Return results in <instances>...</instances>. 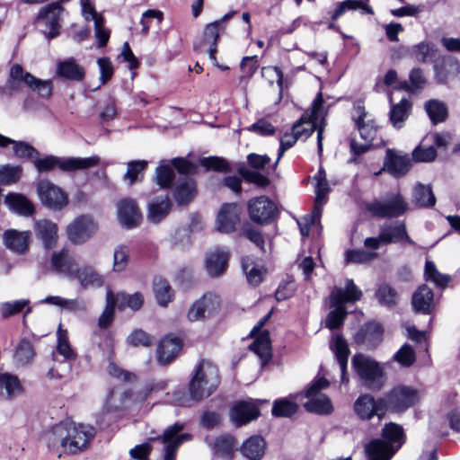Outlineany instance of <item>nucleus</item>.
<instances>
[{
  "label": "nucleus",
  "instance_id": "nucleus-7",
  "mask_svg": "<svg viewBox=\"0 0 460 460\" xmlns=\"http://www.w3.org/2000/svg\"><path fill=\"white\" fill-rule=\"evenodd\" d=\"M353 367L363 385L371 391H379L385 384L386 377L381 366L373 358L357 354L352 358Z\"/></svg>",
  "mask_w": 460,
  "mask_h": 460
},
{
  "label": "nucleus",
  "instance_id": "nucleus-14",
  "mask_svg": "<svg viewBox=\"0 0 460 460\" xmlns=\"http://www.w3.org/2000/svg\"><path fill=\"white\" fill-rule=\"evenodd\" d=\"M220 309V297L217 294L207 293L190 305L187 319L190 322H203L217 315Z\"/></svg>",
  "mask_w": 460,
  "mask_h": 460
},
{
  "label": "nucleus",
  "instance_id": "nucleus-54",
  "mask_svg": "<svg viewBox=\"0 0 460 460\" xmlns=\"http://www.w3.org/2000/svg\"><path fill=\"white\" fill-rule=\"evenodd\" d=\"M196 195V187L192 180L187 179L179 184L174 192V199L180 205L190 202Z\"/></svg>",
  "mask_w": 460,
  "mask_h": 460
},
{
  "label": "nucleus",
  "instance_id": "nucleus-20",
  "mask_svg": "<svg viewBox=\"0 0 460 460\" xmlns=\"http://www.w3.org/2000/svg\"><path fill=\"white\" fill-rule=\"evenodd\" d=\"M411 167V160L407 154L387 149L382 171L388 172L394 177L405 175Z\"/></svg>",
  "mask_w": 460,
  "mask_h": 460
},
{
  "label": "nucleus",
  "instance_id": "nucleus-51",
  "mask_svg": "<svg viewBox=\"0 0 460 460\" xmlns=\"http://www.w3.org/2000/svg\"><path fill=\"white\" fill-rule=\"evenodd\" d=\"M242 267L251 285L257 286L262 281L265 272L263 268L254 264L250 258L246 257L242 260Z\"/></svg>",
  "mask_w": 460,
  "mask_h": 460
},
{
  "label": "nucleus",
  "instance_id": "nucleus-64",
  "mask_svg": "<svg viewBox=\"0 0 460 460\" xmlns=\"http://www.w3.org/2000/svg\"><path fill=\"white\" fill-rule=\"evenodd\" d=\"M376 296L382 305L391 306L396 303L397 292L389 285L382 284L378 287Z\"/></svg>",
  "mask_w": 460,
  "mask_h": 460
},
{
  "label": "nucleus",
  "instance_id": "nucleus-37",
  "mask_svg": "<svg viewBox=\"0 0 460 460\" xmlns=\"http://www.w3.org/2000/svg\"><path fill=\"white\" fill-rule=\"evenodd\" d=\"M30 232H19L17 230H7L4 234V243L16 253H24L29 247Z\"/></svg>",
  "mask_w": 460,
  "mask_h": 460
},
{
  "label": "nucleus",
  "instance_id": "nucleus-39",
  "mask_svg": "<svg viewBox=\"0 0 460 460\" xmlns=\"http://www.w3.org/2000/svg\"><path fill=\"white\" fill-rule=\"evenodd\" d=\"M266 442L261 436H252L246 439L242 447V455L249 460H261L264 456Z\"/></svg>",
  "mask_w": 460,
  "mask_h": 460
},
{
  "label": "nucleus",
  "instance_id": "nucleus-12",
  "mask_svg": "<svg viewBox=\"0 0 460 460\" xmlns=\"http://www.w3.org/2000/svg\"><path fill=\"white\" fill-rule=\"evenodd\" d=\"M382 398L385 411L402 413L415 405L420 397L418 390L407 385H397Z\"/></svg>",
  "mask_w": 460,
  "mask_h": 460
},
{
  "label": "nucleus",
  "instance_id": "nucleus-53",
  "mask_svg": "<svg viewBox=\"0 0 460 460\" xmlns=\"http://www.w3.org/2000/svg\"><path fill=\"white\" fill-rule=\"evenodd\" d=\"M236 442L231 436H221L215 439L213 443V451L215 455L221 457H229L236 448Z\"/></svg>",
  "mask_w": 460,
  "mask_h": 460
},
{
  "label": "nucleus",
  "instance_id": "nucleus-28",
  "mask_svg": "<svg viewBox=\"0 0 460 460\" xmlns=\"http://www.w3.org/2000/svg\"><path fill=\"white\" fill-rule=\"evenodd\" d=\"M224 30V27H221V21H215L211 23L206 25L203 33V40L199 47V49H202L204 47H208V53L211 62L215 65L217 64L216 53H217V44L219 39V33Z\"/></svg>",
  "mask_w": 460,
  "mask_h": 460
},
{
  "label": "nucleus",
  "instance_id": "nucleus-4",
  "mask_svg": "<svg viewBox=\"0 0 460 460\" xmlns=\"http://www.w3.org/2000/svg\"><path fill=\"white\" fill-rule=\"evenodd\" d=\"M218 384L219 376L216 366L208 360H202L195 368L190 381V397L196 401L203 400L217 390Z\"/></svg>",
  "mask_w": 460,
  "mask_h": 460
},
{
  "label": "nucleus",
  "instance_id": "nucleus-6",
  "mask_svg": "<svg viewBox=\"0 0 460 460\" xmlns=\"http://www.w3.org/2000/svg\"><path fill=\"white\" fill-rule=\"evenodd\" d=\"M323 99L322 93H319L314 99L310 114H305L296 122L293 127H296L300 137H308L317 128V147L318 154L323 152V133L324 129V112L323 109Z\"/></svg>",
  "mask_w": 460,
  "mask_h": 460
},
{
  "label": "nucleus",
  "instance_id": "nucleus-55",
  "mask_svg": "<svg viewBox=\"0 0 460 460\" xmlns=\"http://www.w3.org/2000/svg\"><path fill=\"white\" fill-rule=\"evenodd\" d=\"M58 344L57 351L59 355L63 356L67 361H73L76 358V354L73 350L68 341L67 332L63 330L59 325L57 332Z\"/></svg>",
  "mask_w": 460,
  "mask_h": 460
},
{
  "label": "nucleus",
  "instance_id": "nucleus-9",
  "mask_svg": "<svg viewBox=\"0 0 460 460\" xmlns=\"http://www.w3.org/2000/svg\"><path fill=\"white\" fill-rule=\"evenodd\" d=\"M352 119L357 125L364 143H358L357 140L352 139L350 148L355 155H360L369 149L376 135V127L374 121L369 118L368 113L365 111V108L361 105L354 106Z\"/></svg>",
  "mask_w": 460,
  "mask_h": 460
},
{
  "label": "nucleus",
  "instance_id": "nucleus-25",
  "mask_svg": "<svg viewBox=\"0 0 460 460\" xmlns=\"http://www.w3.org/2000/svg\"><path fill=\"white\" fill-rule=\"evenodd\" d=\"M240 208L235 203L224 204L217 217V229L221 233H231L239 222Z\"/></svg>",
  "mask_w": 460,
  "mask_h": 460
},
{
  "label": "nucleus",
  "instance_id": "nucleus-47",
  "mask_svg": "<svg viewBox=\"0 0 460 460\" xmlns=\"http://www.w3.org/2000/svg\"><path fill=\"white\" fill-rule=\"evenodd\" d=\"M154 292L156 301L161 306H166L172 300L173 292L165 279L161 278L155 279Z\"/></svg>",
  "mask_w": 460,
  "mask_h": 460
},
{
  "label": "nucleus",
  "instance_id": "nucleus-48",
  "mask_svg": "<svg viewBox=\"0 0 460 460\" xmlns=\"http://www.w3.org/2000/svg\"><path fill=\"white\" fill-rule=\"evenodd\" d=\"M30 301L28 299H20L14 301L4 302L0 305V314L4 319L9 318L14 314H19L26 308L25 314H28L31 312L29 306Z\"/></svg>",
  "mask_w": 460,
  "mask_h": 460
},
{
  "label": "nucleus",
  "instance_id": "nucleus-21",
  "mask_svg": "<svg viewBox=\"0 0 460 460\" xmlns=\"http://www.w3.org/2000/svg\"><path fill=\"white\" fill-rule=\"evenodd\" d=\"M63 7L60 3H51L42 7L37 16L39 22H43L49 31H45L49 39H53L59 34V22Z\"/></svg>",
  "mask_w": 460,
  "mask_h": 460
},
{
  "label": "nucleus",
  "instance_id": "nucleus-40",
  "mask_svg": "<svg viewBox=\"0 0 460 460\" xmlns=\"http://www.w3.org/2000/svg\"><path fill=\"white\" fill-rule=\"evenodd\" d=\"M331 348L333 350V352L337 358L338 363L340 365V367H341V381L343 383H348L349 380L345 376L348 358H349V349L348 344L340 334H337L334 336V338L332 340Z\"/></svg>",
  "mask_w": 460,
  "mask_h": 460
},
{
  "label": "nucleus",
  "instance_id": "nucleus-50",
  "mask_svg": "<svg viewBox=\"0 0 460 460\" xmlns=\"http://www.w3.org/2000/svg\"><path fill=\"white\" fill-rule=\"evenodd\" d=\"M425 111L430 120L434 123H439L447 118V108L446 104L438 100H429L425 103Z\"/></svg>",
  "mask_w": 460,
  "mask_h": 460
},
{
  "label": "nucleus",
  "instance_id": "nucleus-42",
  "mask_svg": "<svg viewBox=\"0 0 460 460\" xmlns=\"http://www.w3.org/2000/svg\"><path fill=\"white\" fill-rule=\"evenodd\" d=\"M412 202L420 208H430L436 203V198L429 185L418 183L412 190Z\"/></svg>",
  "mask_w": 460,
  "mask_h": 460
},
{
  "label": "nucleus",
  "instance_id": "nucleus-26",
  "mask_svg": "<svg viewBox=\"0 0 460 460\" xmlns=\"http://www.w3.org/2000/svg\"><path fill=\"white\" fill-rule=\"evenodd\" d=\"M51 270L57 274L74 278L77 265L67 250L54 252L50 261Z\"/></svg>",
  "mask_w": 460,
  "mask_h": 460
},
{
  "label": "nucleus",
  "instance_id": "nucleus-38",
  "mask_svg": "<svg viewBox=\"0 0 460 460\" xmlns=\"http://www.w3.org/2000/svg\"><path fill=\"white\" fill-rule=\"evenodd\" d=\"M0 392L7 399H13L22 394L23 387L17 376L0 371Z\"/></svg>",
  "mask_w": 460,
  "mask_h": 460
},
{
  "label": "nucleus",
  "instance_id": "nucleus-32",
  "mask_svg": "<svg viewBox=\"0 0 460 460\" xmlns=\"http://www.w3.org/2000/svg\"><path fill=\"white\" fill-rule=\"evenodd\" d=\"M73 279H76L84 289L99 288L104 283V278L88 265L77 267Z\"/></svg>",
  "mask_w": 460,
  "mask_h": 460
},
{
  "label": "nucleus",
  "instance_id": "nucleus-33",
  "mask_svg": "<svg viewBox=\"0 0 460 460\" xmlns=\"http://www.w3.org/2000/svg\"><path fill=\"white\" fill-rule=\"evenodd\" d=\"M171 201L167 196L155 198L147 207L146 218L152 224H158L164 220L171 210Z\"/></svg>",
  "mask_w": 460,
  "mask_h": 460
},
{
  "label": "nucleus",
  "instance_id": "nucleus-23",
  "mask_svg": "<svg viewBox=\"0 0 460 460\" xmlns=\"http://www.w3.org/2000/svg\"><path fill=\"white\" fill-rule=\"evenodd\" d=\"M384 330L380 323L371 322L362 326L355 334L354 340L367 349H376L383 340Z\"/></svg>",
  "mask_w": 460,
  "mask_h": 460
},
{
  "label": "nucleus",
  "instance_id": "nucleus-34",
  "mask_svg": "<svg viewBox=\"0 0 460 460\" xmlns=\"http://www.w3.org/2000/svg\"><path fill=\"white\" fill-rule=\"evenodd\" d=\"M228 258V252L219 248L208 252L206 259L208 273L212 277L221 275L227 267Z\"/></svg>",
  "mask_w": 460,
  "mask_h": 460
},
{
  "label": "nucleus",
  "instance_id": "nucleus-2",
  "mask_svg": "<svg viewBox=\"0 0 460 460\" xmlns=\"http://www.w3.org/2000/svg\"><path fill=\"white\" fill-rule=\"evenodd\" d=\"M362 296V291L354 284L352 279L346 281L345 288H334L329 296L330 306L332 310L328 314L325 326L331 330L340 327L348 312L346 303H355Z\"/></svg>",
  "mask_w": 460,
  "mask_h": 460
},
{
  "label": "nucleus",
  "instance_id": "nucleus-8",
  "mask_svg": "<svg viewBox=\"0 0 460 460\" xmlns=\"http://www.w3.org/2000/svg\"><path fill=\"white\" fill-rule=\"evenodd\" d=\"M8 86L13 91L26 86L43 98H48L52 93V83L49 80L38 79L17 64L11 67Z\"/></svg>",
  "mask_w": 460,
  "mask_h": 460
},
{
  "label": "nucleus",
  "instance_id": "nucleus-59",
  "mask_svg": "<svg viewBox=\"0 0 460 460\" xmlns=\"http://www.w3.org/2000/svg\"><path fill=\"white\" fill-rule=\"evenodd\" d=\"M300 132L296 127H292L290 132H286L280 138V146L279 149L278 158L273 165L274 168L278 165L279 160L284 153L291 148L298 140Z\"/></svg>",
  "mask_w": 460,
  "mask_h": 460
},
{
  "label": "nucleus",
  "instance_id": "nucleus-57",
  "mask_svg": "<svg viewBox=\"0 0 460 460\" xmlns=\"http://www.w3.org/2000/svg\"><path fill=\"white\" fill-rule=\"evenodd\" d=\"M297 409L298 405L294 401L282 398L273 402L272 414L276 417H290Z\"/></svg>",
  "mask_w": 460,
  "mask_h": 460
},
{
  "label": "nucleus",
  "instance_id": "nucleus-63",
  "mask_svg": "<svg viewBox=\"0 0 460 460\" xmlns=\"http://www.w3.org/2000/svg\"><path fill=\"white\" fill-rule=\"evenodd\" d=\"M34 357V350L28 340H22L15 351V360L22 365L28 364Z\"/></svg>",
  "mask_w": 460,
  "mask_h": 460
},
{
  "label": "nucleus",
  "instance_id": "nucleus-18",
  "mask_svg": "<svg viewBox=\"0 0 460 460\" xmlns=\"http://www.w3.org/2000/svg\"><path fill=\"white\" fill-rule=\"evenodd\" d=\"M248 211L252 221L267 224L275 217L277 207L268 197L260 196L249 201Z\"/></svg>",
  "mask_w": 460,
  "mask_h": 460
},
{
  "label": "nucleus",
  "instance_id": "nucleus-11",
  "mask_svg": "<svg viewBox=\"0 0 460 460\" xmlns=\"http://www.w3.org/2000/svg\"><path fill=\"white\" fill-rule=\"evenodd\" d=\"M367 209L373 217L392 218L403 215L409 209V205L400 192H390L384 199L368 203Z\"/></svg>",
  "mask_w": 460,
  "mask_h": 460
},
{
  "label": "nucleus",
  "instance_id": "nucleus-56",
  "mask_svg": "<svg viewBox=\"0 0 460 460\" xmlns=\"http://www.w3.org/2000/svg\"><path fill=\"white\" fill-rule=\"evenodd\" d=\"M410 55L417 61L426 63L434 58L435 49L430 42L422 41L411 47Z\"/></svg>",
  "mask_w": 460,
  "mask_h": 460
},
{
  "label": "nucleus",
  "instance_id": "nucleus-49",
  "mask_svg": "<svg viewBox=\"0 0 460 460\" xmlns=\"http://www.w3.org/2000/svg\"><path fill=\"white\" fill-rule=\"evenodd\" d=\"M116 306L117 304L114 299V294L111 290L108 289L106 294V305L98 320V325L101 329H106L112 323Z\"/></svg>",
  "mask_w": 460,
  "mask_h": 460
},
{
  "label": "nucleus",
  "instance_id": "nucleus-46",
  "mask_svg": "<svg viewBox=\"0 0 460 460\" xmlns=\"http://www.w3.org/2000/svg\"><path fill=\"white\" fill-rule=\"evenodd\" d=\"M155 182L162 188L171 187L174 179L173 169L169 161L162 160L155 169Z\"/></svg>",
  "mask_w": 460,
  "mask_h": 460
},
{
  "label": "nucleus",
  "instance_id": "nucleus-24",
  "mask_svg": "<svg viewBox=\"0 0 460 460\" xmlns=\"http://www.w3.org/2000/svg\"><path fill=\"white\" fill-rule=\"evenodd\" d=\"M379 233L384 245L392 243H405L415 245L414 241L408 235L406 226L403 222L385 224L380 227Z\"/></svg>",
  "mask_w": 460,
  "mask_h": 460
},
{
  "label": "nucleus",
  "instance_id": "nucleus-31",
  "mask_svg": "<svg viewBox=\"0 0 460 460\" xmlns=\"http://www.w3.org/2000/svg\"><path fill=\"white\" fill-rule=\"evenodd\" d=\"M390 102H392L391 98ZM411 102L404 98L397 103H391L389 111V121L392 126L396 129L403 128L405 121L408 119L411 113Z\"/></svg>",
  "mask_w": 460,
  "mask_h": 460
},
{
  "label": "nucleus",
  "instance_id": "nucleus-45",
  "mask_svg": "<svg viewBox=\"0 0 460 460\" xmlns=\"http://www.w3.org/2000/svg\"><path fill=\"white\" fill-rule=\"evenodd\" d=\"M9 144H13L14 155L20 158H32L39 155L37 150L28 143L17 142L0 134V147H4Z\"/></svg>",
  "mask_w": 460,
  "mask_h": 460
},
{
  "label": "nucleus",
  "instance_id": "nucleus-36",
  "mask_svg": "<svg viewBox=\"0 0 460 460\" xmlns=\"http://www.w3.org/2000/svg\"><path fill=\"white\" fill-rule=\"evenodd\" d=\"M412 305L415 311L429 314L434 308V293L427 285H421L412 295Z\"/></svg>",
  "mask_w": 460,
  "mask_h": 460
},
{
  "label": "nucleus",
  "instance_id": "nucleus-19",
  "mask_svg": "<svg viewBox=\"0 0 460 460\" xmlns=\"http://www.w3.org/2000/svg\"><path fill=\"white\" fill-rule=\"evenodd\" d=\"M117 216L119 224L127 229L137 227L142 221V213L136 200L129 198L118 202Z\"/></svg>",
  "mask_w": 460,
  "mask_h": 460
},
{
  "label": "nucleus",
  "instance_id": "nucleus-58",
  "mask_svg": "<svg viewBox=\"0 0 460 460\" xmlns=\"http://www.w3.org/2000/svg\"><path fill=\"white\" fill-rule=\"evenodd\" d=\"M362 9L364 13H373V10L370 6L367 5L361 1L358 0H346L337 4L335 11L332 15V20L338 19L348 10Z\"/></svg>",
  "mask_w": 460,
  "mask_h": 460
},
{
  "label": "nucleus",
  "instance_id": "nucleus-22",
  "mask_svg": "<svg viewBox=\"0 0 460 460\" xmlns=\"http://www.w3.org/2000/svg\"><path fill=\"white\" fill-rule=\"evenodd\" d=\"M133 402L130 389L126 385H120L111 389L106 396L104 409L107 411H119L128 408Z\"/></svg>",
  "mask_w": 460,
  "mask_h": 460
},
{
  "label": "nucleus",
  "instance_id": "nucleus-27",
  "mask_svg": "<svg viewBox=\"0 0 460 460\" xmlns=\"http://www.w3.org/2000/svg\"><path fill=\"white\" fill-rule=\"evenodd\" d=\"M260 411L256 405L251 402H239L230 411V419L236 427L247 424L258 418Z\"/></svg>",
  "mask_w": 460,
  "mask_h": 460
},
{
  "label": "nucleus",
  "instance_id": "nucleus-60",
  "mask_svg": "<svg viewBox=\"0 0 460 460\" xmlns=\"http://www.w3.org/2000/svg\"><path fill=\"white\" fill-rule=\"evenodd\" d=\"M106 371L111 378L117 381L131 383L136 379L134 374L119 367L111 358H109Z\"/></svg>",
  "mask_w": 460,
  "mask_h": 460
},
{
  "label": "nucleus",
  "instance_id": "nucleus-10",
  "mask_svg": "<svg viewBox=\"0 0 460 460\" xmlns=\"http://www.w3.org/2000/svg\"><path fill=\"white\" fill-rule=\"evenodd\" d=\"M329 385V381L324 377H317L310 384L305 393L307 401L304 407L307 411L319 415H329L333 411L331 399L322 393Z\"/></svg>",
  "mask_w": 460,
  "mask_h": 460
},
{
  "label": "nucleus",
  "instance_id": "nucleus-17",
  "mask_svg": "<svg viewBox=\"0 0 460 460\" xmlns=\"http://www.w3.org/2000/svg\"><path fill=\"white\" fill-rule=\"evenodd\" d=\"M183 429V424L175 423L164 431L160 440L164 445V460H174L179 447L182 443L191 439L192 437L190 434L181 433Z\"/></svg>",
  "mask_w": 460,
  "mask_h": 460
},
{
  "label": "nucleus",
  "instance_id": "nucleus-52",
  "mask_svg": "<svg viewBox=\"0 0 460 460\" xmlns=\"http://www.w3.org/2000/svg\"><path fill=\"white\" fill-rule=\"evenodd\" d=\"M424 277L427 281H431L442 288H446L451 279L449 275L440 273L435 263L430 261H426Z\"/></svg>",
  "mask_w": 460,
  "mask_h": 460
},
{
  "label": "nucleus",
  "instance_id": "nucleus-15",
  "mask_svg": "<svg viewBox=\"0 0 460 460\" xmlns=\"http://www.w3.org/2000/svg\"><path fill=\"white\" fill-rule=\"evenodd\" d=\"M37 192L40 202L51 210L59 211L68 204L67 193L49 181H40Z\"/></svg>",
  "mask_w": 460,
  "mask_h": 460
},
{
  "label": "nucleus",
  "instance_id": "nucleus-13",
  "mask_svg": "<svg viewBox=\"0 0 460 460\" xmlns=\"http://www.w3.org/2000/svg\"><path fill=\"white\" fill-rule=\"evenodd\" d=\"M98 227L92 216L80 215L66 226V236L73 244H83L96 234Z\"/></svg>",
  "mask_w": 460,
  "mask_h": 460
},
{
  "label": "nucleus",
  "instance_id": "nucleus-61",
  "mask_svg": "<svg viewBox=\"0 0 460 460\" xmlns=\"http://www.w3.org/2000/svg\"><path fill=\"white\" fill-rule=\"evenodd\" d=\"M409 80L410 83L406 81L401 83L400 88L413 93L422 89L426 84V79L420 68H414L411 71Z\"/></svg>",
  "mask_w": 460,
  "mask_h": 460
},
{
  "label": "nucleus",
  "instance_id": "nucleus-1",
  "mask_svg": "<svg viewBox=\"0 0 460 460\" xmlns=\"http://www.w3.org/2000/svg\"><path fill=\"white\" fill-rule=\"evenodd\" d=\"M94 434V429L89 425L66 421L53 426L45 439L49 449L61 456L62 453L76 454L86 449Z\"/></svg>",
  "mask_w": 460,
  "mask_h": 460
},
{
  "label": "nucleus",
  "instance_id": "nucleus-43",
  "mask_svg": "<svg viewBox=\"0 0 460 460\" xmlns=\"http://www.w3.org/2000/svg\"><path fill=\"white\" fill-rule=\"evenodd\" d=\"M5 202L12 210L20 215L30 216L34 212L33 204L22 194H8L5 198Z\"/></svg>",
  "mask_w": 460,
  "mask_h": 460
},
{
  "label": "nucleus",
  "instance_id": "nucleus-30",
  "mask_svg": "<svg viewBox=\"0 0 460 460\" xmlns=\"http://www.w3.org/2000/svg\"><path fill=\"white\" fill-rule=\"evenodd\" d=\"M181 348V341L177 337H164L157 348V359L161 365L172 362Z\"/></svg>",
  "mask_w": 460,
  "mask_h": 460
},
{
  "label": "nucleus",
  "instance_id": "nucleus-3",
  "mask_svg": "<svg viewBox=\"0 0 460 460\" xmlns=\"http://www.w3.org/2000/svg\"><path fill=\"white\" fill-rule=\"evenodd\" d=\"M382 436L383 439H374L366 446L368 460H390L404 442L402 428L393 422L384 427Z\"/></svg>",
  "mask_w": 460,
  "mask_h": 460
},
{
  "label": "nucleus",
  "instance_id": "nucleus-29",
  "mask_svg": "<svg viewBox=\"0 0 460 460\" xmlns=\"http://www.w3.org/2000/svg\"><path fill=\"white\" fill-rule=\"evenodd\" d=\"M36 237L46 248H52L58 241V226L49 219H40L34 224Z\"/></svg>",
  "mask_w": 460,
  "mask_h": 460
},
{
  "label": "nucleus",
  "instance_id": "nucleus-41",
  "mask_svg": "<svg viewBox=\"0 0 460 460\" xmlns=\"http://www.w3.org/2000/svg\"><path fill=\"white\" fill-rule=\"evenodd\" d=\"M251 350L257 354L262 364H265L271 358V344L268 331H261L256 335L254 341L250 345Z\"/></svg>",
  "mask_w": 460,
  "mask_h": 460
},
{
  "label": "nucleus",
  "instance_id": "nucleus-16",
  "mask_svg": "<svg viewBox=\"0 0 460 460\" xmlns=\"http://www.w3.org/2000/svg\"><path fill=\"white\" fill-rule=\"evenodd\" d=\"M353 411L361 420H370L375 416L381 420L386 413L383 398L375 399L369 394H360L356 399L353 404Z\"/></svg>",
  "mask_w": 460,
  "mask_h": 460
},
{
  "label": "nucleus",
  "instance_id": "nucleus-44",
  "mask_svg": "<svg viewBox=\"0 0 460 460\" xmlns=\"http://www.w3.org/2000/svg\"><path fill=\"white\" fill-rule=\"evenodd\" d=\"M114 299L116 300L119 310H124L128 307L133 311H137L144 304V296L140 292H136L132 295H128L123 292L114 294Z\"/></svg>",
  "mask_w": 460,
  "mask_h": 460
},
{
  "label": "nucleus",
  "instance_id": "nucleus-35",
  "mask_svg": "<svg viewBox=\"0 0 460 460\" xmlns=\"http://www.w3.org/2000/svg\"><path fill=\"white\" fill-rule=\"evenodd\" d=\"M84 69L74 58H67L57 64L56 75L69 81H82L84 78Z\"/></svg>",
  "mask_w": 460,
  "mask_h": 460
},
{
  "label": "nucleus",
  "instance_id": "nucleus-5",
  "mask_svg": "<svg viewBox=\"0 0 460 460\" xmlns=\"http://www.w3.org/2000/svg\"><path fill=\"white\" fill-rule=\"evenodd\" d=\"M33 163L40 172H49L56 167L59 168L64 172H72L97 166L100 163V157L94 155L91 157L60 158L54 155H48L44 158H36Z\"/></svg>",
  "mask_w": 460,
  "mask_h": 460
},
{
  "label": "nucleus",
  "instance_id": "nucleus-62",
  "mask_svg": "<svg viewBox=\"0 0 460 460\" xmlns=\"http://www.w3.org/2000/svg\"><path fill=\"white\" fill-rule=\"evenodd\" d=\"M147 161L137 160L129 162L127 165V172L124 174V180L132 185L138 178V176L146 170Z\"/></svg>",
  "mask_w": 460,
  "mask_h": 460
}]
</instances>
